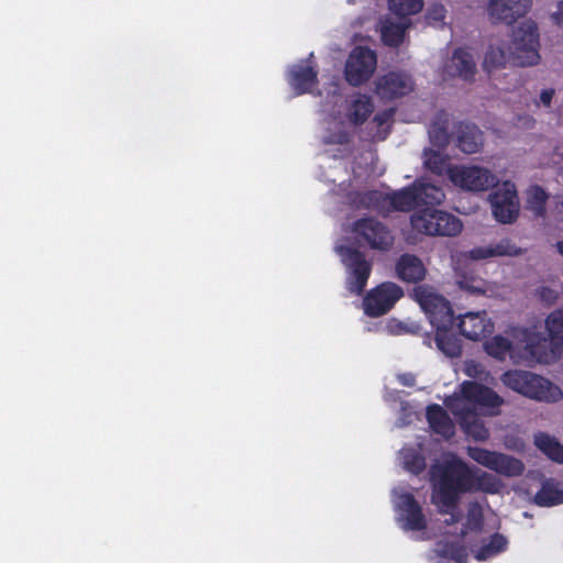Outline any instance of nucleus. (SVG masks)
Returning a JSON list of instances; mask_svg holds the SVG:
<instances>
[{"instance_id":"72a5a7b5","label":"nucleus","mask_w":563,"mask_h":563,"mask_svg":"<svg viewBox=\"0 0 563 563\" xmlns=\"http://www.w3.org/2000/svg\"><path fill=\"white\" fill-rule=\"evenodd\" d=\"M507 540L500 536H493L487 543H484L479 549L474 551V556L477 561H486L506 549Z\"/></svg>"},{"instance_id":"b1692460","label":"nucleus","mask_w":563,"mask_h":563,"mask_svg":"<svg viewBox=\"0 0 563 563\" xmlns=\"http://www.w3.org/2000/svg\"><path fill=\"white\" fill-rule=\"evenodd\" d=\"M317 81V74L310 65H294L288 74V82L297 95L310 92Z\"/></svg>"},{"instance_id":"e433bc0d","label":"nucleus","mask_w":563,"mask_h":563,"mask_svg":"<svg viewBox=\"0 0 563 563\" xmlns=\"http://www.w3.org/2000/svg\"><path fill=\"white\" fill-rule=\"evenodd\" d=\"M457 287L471 295L492 292L490 286L483 279L472 276H461L456 280Z\"/></svg>"},{"instance_id":"9d476101","label":"nucleus","mask_w":563,"mask_h":563,"mask_svg":"<svg viewBox=\"0 0 563 563\" xmlns=\"http://www.w3.org/2000/svg\"><path fill=\"white\" fill-rule=\"evenodd\" d=\"M360 205L365 208L375 209L382 213L390 211H408L418 205V194L415 186L402 189L393 195H385L379 191H371L361 196Z\"/></svg>"},{"instance_id":"c03bdc74","label":"nucleus","mask_w":563,"mask_h":563,"mask_svg":"<svg viewBox=\"0 0 563 563\" xmlns=\"http://www.w3.org/2000/svg\"><path fill=\"white\" fill-rule=\"evenodd\" d=\"M482 520V508L477 504L470 505L467 512V526L470 529H475L479 526Z\"/></svg>"},{"instance_id":"de8ad7c7","label":"nucleus","mask_w":563,"mask_h":563,"mask_svg":"<svg viewBox=\"0 0 563 563\" xmlns=\"http://www.w3.org/2000/svg\"><path fill=\"white\" fill-rule=\"evenodd\" d=\"M347 136L346 133L342 130H340L334 135L324 136V141L327 143H344L346 141Z\"/></svg>"},{"instance_id":"39448f33","label":"nucleus","mask_w":563,"mask_h":563,"mask_svg":"<svg viewBox=\"0 0 563 563\" xmlns=\"http://www.w3.org/2000/svg\"><path fill=\"white\" fill-rule=\"evenodd\" d=\"M501 382L510 389L538 401L558 402L563 399L562 389L547 378L525 371H508Z\"/></svg>"},{"instance_id":"49530a36","label":"nucleus","mask_w":563,"mask_h":563,"mask_svg":"<svg viewBox=\"0 0 563 563\" xmlns=\"http://www.w3.org/2000/svg\"><path fill=\"white\" fill-rule=\"evenodd\" d=\"M553 96H554V90L553 89H544V90H542L541 93H540V97H539V102H537V106L542 104L544 107H550L551 102H552V99H553Z\"/></svg>"},{"instance_id":"ddd939ff","label":"nucleus","mask_w":563,"mask_h":563,"mask_svg":"<svg viewBox=\"0 0 563 563\" xmlns=\"http://www.w3.org/2000/svg\"><path fill=\"white\" fill-rule=\"evenodd\" d=\"M347 271L346 285L351 292L361 294L366 286L372 265L364 256L350 247L336 246Z\"/></svg>"},{"instance_id":"c85d7f7f","label":"nucleus","mask_w":563,"mask_h":563,"mask_svg":"<svg viewBox=\"0 0 563 563\" xmlns=\"http://www.w3.org/2000/svg\"><path fill=\"white\" fill-rule=\"evenodd\" d=\"M509 57H511L510 48L506 43H493L485 53L483 68L488 73L501 68L506 65Z\"/></svg>"},{"instance_id":"58836bf2","label":"nucleus","mask_w":563,"mask_h":563,"mask_svg":"<svg viewBox=\"0 0 563 563\" xmlns=\"http://www.w3.org/2000/svg\"><path fill=\"white\" fill-rule=\"evenodd\" d=\"M437 552L440 556L439 563H463L466 556L465 550L454 544H439Z\"/></svg>"},{"instance_id":"a878e982","label":"nucleus","mask_w":563,"mask_h":563,"mask_svg":"<svg viewBox=\"0 0 563 563\" xmlns=\"http://www.w3.org/2000/svg\"><path fill=\"white\" fill-rule=\"evenodd\" d=\"M483 133L474 125H460L457 134V146L466 154L477 153L483 146Z\"/></svg>"},{"instance_id":"f704fd0d","label":"nucleus","mask_w":563,"mask_h":563,"mask_svg":"<svg viewBox=\"0 0 563 563\" xmlns=\"http://www.w3.org/2000/svg\"><path fill=\"white\" fill-rule=\"evenodd\" d=\"M389 10L401 18L417 14L423 8L422 0H389L388 1Z\"/></svg>"},{"instance_id":"f8f14e48","label":"nucleus","mask_w":563,"mask_h":563,"mask_svg":"<svg viewBox=\"0 0 563 563\" xmlns=\"http://www.w3.org/2000/svg\"><path fill=\"white\" fill-rule=\"evenodd\" d=\"M376 66L377 57L372 49L362 46L355 47L345 63V79L352 86H360L373 76Z\"/></svg>"},{"instance_id":"c9c22d12","label":"nucleus","mask_w":563,"mask_h":563,"mask_svg":"<svg viewBox=\"0 0 563 563\" xmlns=\"http://www.w3.org/2000/svg\"><path fill=\"white\" fill-rule=\"evenodd\" d=\"M424 166L434 174L441 175L451 167L448 164V157L438 151L427 150L423 153Z\"/></svg>"},{"instance_id":"a18cd8bd","label":"nucleus","mask_w":563,"mask_h":563,"mask_svg":"<svg viewBox=\"0 0 563 563\" xmlns=\"http://www.w3.org/2000/svg\"><path fill=\"white\" fill-rule=\"evenodd\" d=\"M445 16V9L442 4L432 5L427 13V19L431 22H441Z\"/></svg>"},{"instance_id":"393cba45","label":"nucleus","mask_w":563,"mask_h":563,"mask_svg":"<svg viewBox=\"0 0 563 563\" xmlns=\"http://www.w3.org/2000/svg\"><path fill=\"white\" fill-rule=\"evenodd\" d=\"M372 100L365 95H355L349 101L345 110V122L352 125L362 124L373 112Z\"/></svg>"},{"instance_id":"bb28decb","label":"nucleus","mask_w":563,"mask_h":563,"mask_svg":"<svg viewBox=\"0 0 563 563\" xmlns=\"http://www.w3.org/2000/svg\"><path fill=\"white\" fill-rule=\"evenodd\" d=\"M534 501L541 507H552L563 503V484L555 479L543 482L541 489L536 494Z\"/></svg>"},{"instance_id":"6e6552de","label":"nucleus","mask_w":563,"mask_h":563,"mask_svg":"<svg viewBox=\"0 0 563 563\" xmlns=\"http://www.w3.org/2000/svg\"><path fill=\"white\" fill-rule=\"evenodd\" d=\"M544 323L549 338L534 330L531 335L536 338L537 361L552 363L563 353V308L552 311Z\"/></svg>"},{"instance_id":"5701e85b","label":"nucleus","mask_w":563,"mask_h":563,"mask_svg":"<svg viewBox=\"0 0 563 563\" xmlns=\"http://www.w3.org/2000/svg\"><path fill=\"white\" fill-rule=\"evenodd\" d=\"M427 269L422 261L412 254L401 255L396 263L398 278L407 283H417L424 278Z\"/></svg>"},{"instance_id":"2f4dec72","label":"nucleus","mask_w":563,"mask_h":563,"mask_svg":"<svg viewBox=\"0 0 563 563\" xmlns=\"http://www.w3.org/2000/svg\"><path fill=\"white\" fill-rule=\"evenodd\" d=\"M409 27L408 22L395 23L393 21H385L382 24L380 33L382 40L386 45L397 46L405 38V32Z\"/></svg>"},{"instance_id":"79ce46f5","label":"nucleus","mask_w":563,"mask_h":563,"mask_svg":"<svg viewBox=\"0 0 563 563\" xmlns=\"http://www.w3.org/2000/svg\"><path fill=\"white\" fill-rule=\"evenodd\" d=\"M393 115H394V110L388 109V110L383 111L382 113H378L375 117L374 121L376 122V124L379 128H382V132H379V135H378L379 140H384L386 137L388 126H389V121L391 120Z\"/></svg>"},{"instance_id":"412c9836","label":"nucleus","mask_w":563,"mask_h":563,"mask_svg":"<svg viewBox=\"0 0 563 563\" xmlns=\"http://www.w3.org/2000/svg\"><path fill=\"white\" fill-rule=\"evenodd\" d=\"M522 252L508 239L492 242L486 245L475 246L466 253V257L474 261L489 260L501 256H518Z\"/></svg>"},{"instance_id":"4468645a","label":"nucleus","mask_w":563,"mask_h":563,"mask_svg":"<svg viewBox=\"0 0 563 563\" xmlns=\"http://www.w3.org/2000/svg\"><path fill=\"white\" fill-rule=\"evenodd\" d=\"M493 214L498 222L510 223L519 214V199L515 185L505 181L489 196Z\"/></svg>"},{"instance_id":"6ab92c4d","label":"nucleus","mask_w":563,"mask_h":563,"mask_svg":"<svg viewBox=\"0 0 563 563\" xmlns=\"http://www.w3.org/2000/svg\"><path fill=\"white\" fill-rule=\"evenodd\" d=\"M373 249L385 250L393 244V236L386 228L374 219H363L354 223L352 229Z\"/></svg>"},{"instance_id":"2eb2a0df","label":"nucleus","mask_w":563,"mask_h":563,"mask_svg":"<svg viewBox=\"0 0 563 563\" xmlns=\"http://www.w3.org/2000/svg\"><path fill=\"white\" fill-rule=\"evenodd\" d=\"M404 296L402 289L395 283H383L372 289L364 298L363 307L366 314L379 317L388 312Z\"/></svg>"},{"instance_id":"7c9ffc66","label":"nucleus","mask_w":563,"mask_h":563,"mask_svg":"<svg viewBox=\"0 0 563 563\" xmlns=\"http://www.w3.org/2000/svg\"><path fill=\"white\" fill-rule=\"evenodd\" d=\"M413 186L418 194V205H440L445 198L442 188L435 185L420 180Z\"/></svg>"},{"instance_id":"4be33fe9","label":"nucleus","mask_w":563,"mask_h":563,"mask_svg":"<svg viewBox=\"0 0 563 563\" xmlns=\"http://www.w3.org/2000/svg\"><path fill=\"white\" fill-rule=\"evenodd\" d=\"M444 73L448 77L472 80L476 73V64L473 55L464 49L455 51L450 60L445 64Z\"/></svg>"},{"instance_id":"aec40b11","label":"nucleus","mask_w":563,"mask_h":563,"mask_svg":"<svg viewBox=\"0 0 563 563\" xmlns=\"http://www.w3.org/2000/svg\"><path fill=\"white\" fill-rule=\"evenodd\" d=\"M461 334L472 341H477L494 330V323L486 312H466L459 318Z\"/></svg>"},{"instance_id":"37998d69","label":"nucleus","mask_w":563,"mask_h":563,"mask_svg":"<svg viewBox=\"0 0 563 563\" xmlns=\"http://www.w3.org/2000/svg\"><path fill=\"white\" fill-rule=\"evenodd\" d=\"M548 19L553 26L563 29V0L555 2L554 10L549 12Z\"/></svg>"},{"instance_id":"cd10ccee","label":"nucleus","mask_w":563,"mask_h":563,"mask_svg":"<svg viewBox=\"0 0 563 563\" xmlns=\"http://www.w3.org/2000/svg\"><path fill=\"white\" fill-rule=\"evenodd\" d=\"M533 443L548 459L563 464V445L555 437L545 432H538L533 437Z\"/></svg>"},{"instance_id":"1a4fd4ad","label":"nucleus","mask_w":563,"mask_h":563,"mask_svg":"<svg viewBox=\"0 0 563 563\" xmlns=\"http://www.w3.org/2000/svg\"><path fill=\"white\" fill-rule=\"evenodd\" d=\"M448 177L455 187L468 192L486 191L498 183L492 170L479 165H453Z\"/></svg>"},{"instance_id":"a19ab883","label":"nucleus","mask_w":563,"mask_h":563,"mask_svg":"<svg viewBox=\"0 0 563 563\" xmlns=\"http://www.w3.org/2000/svg\"><path fill=\"white\" fill-rule=\"evenodd\" d=\"M462 371L466 376H468L471 378L479 379V380H487V377L489 375L486 372L484 365H482L481 363L475 362L473 360L465 361L463 363Z\"/></svg>"},{"instance_id":"0eeeda50","label":"nucleus","mask_w":563,"mask_h":563,"mask_svg":"<svg viewBox=\"0 0 563 563\" xmlns=\"http://www.w3.org/2000/svg\"><path fill=\"white\" fill-rule=\"evenodd\" d=\"M412 229L429 236H455L462 231V222L450 212L435 208L417 210L410 219Z\"/></svg>"},{"instance_id":"c756f323","label":"nucleus","mask_w":563,"mask_h":563,"mask_svg":"<svg viewBox=\"0 0 563 563\" xmlns=\"http://www.w3.org/2000/svg\"><path fill=\"white\" fill-rule=\"evenodd\" d=\"M427 418L431 429L444 438H451L454 434V426L440 406H431L428 408Z\"/></svg>"},{"instance_id":"f03ea898","label":"nucleus","mask_w":563,"mask_h":563,"mask_svg":"<svg viewBox=\"0 0 563 563\" xmlns=\"http://www.w3.org/2000/svg\"><path fill=\"white\" fill-rule=\"evenodd\" d=\"M504 399L492 388L475 382H464L460 390L445 400L449 410L459 419L462 429L475 441H486L489 431L478 418V410L497 415Z\"/></svg>"},{"instance_id":"4c0bfd02","label":"nucleus","mask_w":563,"mask_h":563,"mask_svg":"<svg viewBox=\"0 0 563 563\" xmlns=\"http://www.w3.org/2000/svg\"><path fill=\"white\" fill-rule=\"evenodd\" d=\"M548 195L541 187H531L527 194V205L528 208L536 216H543L545 212V203H547Z\"/></svg>"},{"instance_id":"f257e3e1","label":"nucleus","mask_w":563,"mask_h":563,"mask_svg":"<svg viewBox=\"0 0 563 563\" xmlns=\"http://www.w3.org/2000/svg\"><path fill=\"white\" fill-rule=\"evenodd\" d=\"M433 481L432 501L441 512L449 514L451 523L459 520L453 512L459 494L478 489L488 494L499 493L504 485L495 475L467 467L453 454H444L431 470Z\"/></svg>"},{"instance_id":"20e7f679","label":"nucleus","mask_w":563,"mask_h":563,"mask_svg":"<svg viewBox=\"0 0 563 563\" xmlns=\"http://www.w3.org/2000/svg\"><path fill=\"white\" fill-rule=\"evenodd\" d=\"M536 338L531 335L530 329H511L501 334H497L485 341V352L499 361L509 356L511 361L518 363L529 357L537 360Z\"/></svg>"},{"instance_id":"473e14b6","label":"nucleus","mask_w":563,"mask_h":563,"mask_svg":"<svg viewBox=\"0 0 563 563\" xmlns=\"http://www.w3.org/2000/svg\"><path fill=\"white\" fill-rule=\"evenodd\" d=\"M451 121L446 114H441L431 124L429 135L431 143L438 147H444L450 140Z\"/></svg>"},{"instance_id":"7ed1b4c3","label":"nucleus","mask_w":563,"mask_h":563,"mask_svg":"<svg viewBox=\"0 0 563 563\" xmlns=\"http://www.w3.org/2000/svg\"><path fill=\"white\" fill-rule=\"evenodd\" d=\"M413 298L428 316L435 329V345L449 357L461 354V341L452 331L453 312L450 302L429 285H421L413 289Z\"/></svg>"},{"instance_id":"9b49d317","label":"nucleus","mask_w":563,"mask_h":563,"mask_svg":"<svg viewBox=\"0 0 563 563\" xmlns=\"http://www.w3.org/2000/svg\"><path fill=\"white\" fill-rule=\"evenodd\" d=\"M468 455L476 463L507 477L519 476L525 471V465L520 460L500 452L468 448Z\"/></svg>"},{"instance_id":"dca6fc26","label":"nucleus","mask_w":563,"mask_h":563,"mask_svg":"<svg viewBox=\"0 0 563 563\" xmlns=\"http://www.w3.org/2000/svg\"><path fill=\"white\" fill-rule=\"evenodd\" d=\"M394 504L397 518L402 529L421 531L427 527V521L411 494L404 489L394 490Z\"/></svg>"},{"instance_id":"a211bd4d","label":"nucleus","mask_w":563,"mask_h":563,"mask_svg":"<svg viewBox=\"0 0 563 563\" xmlns=\"http://www.w3.org/2000/svg\"><path fill=\"white\" fill-rule=\"evenodd\" d=\"M413 87L411 76L402 71H390L376 81L377 95L389 100L411 92Z\"/></svg>"},{"instance_id":"8fccbe9b","label":"nucleus","mask_w":563,"mask_h":563,"mask_svg":"<svg viewBox=\"0 0 563 563\" xmlns=\"http://www.w3.org/2000/svg\"><path fill=\"white\" fill-rule=\"evenodd\" d=\"M555 250L563 257V241L556 242Z\"/></svg>"},{"instance_id":"09e8293b","label":"nucleus","mask_w":563,"mask_h":563,"mask_svg":"<svg viewBox=\"0 0 563 563\" xmlns=\"http://www.w3.org/2000/svg\"><path fill=\"white\" fill-rule=\"evenodd\" d=\"M398 378L405 386H412L415 383V377L411 374H402Z\"/></svg>"},{"instance_id":"f3484780","label":"nucleus","mask_w":563,"mask_h":563,"mask_svg":"<svg viewBox=\"0 0 563 563\" xmlns=\"http://www.w3.org/2000/svg\"><path fill=\"white\" fill-rule=\"evenodd\" d=\"M532 8V0H489L486 7L493 23L512 24L525 16Z\"/></svg>"},{"instance_id":"423d86ee","label":"nucleus","mask_w":563,"mask_h":563,"mask_svg":"<svg viewBox=\"0 0 563 563\" xmlns=\"http://www.w3.org/2000/svg\"><path fill=\"white\" fill-rule=\"evenodd\" d=\"M509 48L511 58L521 67L540 63V34L534 20L526 19L512 29Z\"/></svg>"},{"instance_id":"ea45409f","label":"nucleus","mask_w":563,"mask_h":563,"mask_svg":"<svg viewBox=\"0 0 563 563\" xmlns=\"http://www.w3.org/2000/svg\"><path fill=\"white\" fill-rule=\"evenodd\" d=\"M400 456L404 466L411 473H419L426 466L424 457L413 449H404Z\"/></svg>"}]
</instances>
